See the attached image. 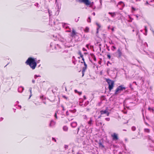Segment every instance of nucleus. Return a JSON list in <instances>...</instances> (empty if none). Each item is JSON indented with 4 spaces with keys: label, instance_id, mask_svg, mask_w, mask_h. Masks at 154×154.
I'll list each match as a JSON object with an SVG mask.
<instances>
[{
    "label": "nucleus",
    "instance_id": "obj_56",
    "mask_svg": "<svg viewBox=\"0 0 154 154\" xmlns=\"http://www.w3.org/2000/svg\"><path fill=\"white\" fill-rule=\"evenodd\" d=\"M109 42V43L110 44H113V43H112V41H111Z\"/></svg>",
    "mask_w": 154,
    "mask_h": 154
},
{
    "label": "nucleus",
    "instance_id": "obj_13",
    "mask_svg": "<svg viewBox=\"0 0 154 154\" xmlns=\"http://www.w3.org/2000/svg\"><path fill=\"white\" fill-rule=\"evenodd\" d=\"M77 125V123L76 122H73L71 123V126L72 128L75 127Z\"/></svg>",
    "mask_w": 154,
    "mask_h": 154
},
{
    "label": "nucleus",
    "instance_id": "obj_20",
    "mask_svg": "<svg viewBox=\"0 0 154 154\" xmlns=\"http://www.w3.org/2000/svg\"><path fill=\"white\" fill-rule=\"evenodd\" d=\"M108 14L110 15H111V16L112 17H114L115 16V13H112V12H109Z\"/></svg>",
    "mask_w": 154,
    "mask_h": 154
},
{
    "label": "nucleus",
    "instance_id": "obj_11",
    "mask_svg": "<svg viewBox=\"0 0 154 154\" xmlns=\"http://www.w3.org/2000/svg\"><path fill=\"white\" fill-rule=\"evenodd\" d=\"M24 90V88L20 86L18 88V91L19 93H22L23 92Z\"/></svg>",
    "mask_w": 154,
    "mask_h": 154
},
{
    "label": "nucleus",
    "instance_id": "obj_62",
    "mask_svg": "<svg viewBox=\"0 0 154 154\" xmlns=\"http://www.w3.org/2000/svg\"><path fill=\"white\" fill-rule=\"evenodd\" d=\"M111 30L112 31H113L114 30V28H112V29H111Z\"/></svg>",
    "mask_w": 154,
    "mask_h": 154
},
{
    "label": "nucleus",
    "instance_id": "obj_21",
    "mask_svg": "<svg viewBox=\"0 0 154 154\" xmlns=\"http://www.w3.org/2000/svg\"><path fill=\"white\" fill-rule=\"evenodd\" d=\"M74 91H75V93H78L79 95H81L82 94L81 92L78 91H77V90H75Z\"/></svg>",
    "mask_w": 154,
    "mask_h": 154
},
{
    "label": "nucleus",
    "instance_id": "obj_45",
    "mask_svg": "<svg viewBox=\"0 0 154 154\" xmlns=\"http://www.w3.org/2000/svg\"><path fill=\"white\" fill-rule=\"evenodd\" d=\"M89 44H87L86 45V47L88 48V49H89Z\"/></svg>",
    "mask_w": 154,
    "mask_h": 154
},
{
    "label": "nucleus",
    "instance_id": "obj_9",
    "mask_svg": "<svg viewBox=\"0 0 154 154\" xmlns=\"http://www.w3.org/2000/svg\"><path fill=\"white\" fill-rule=\"evenodd\" d=\"M84 65L85 66L83 67V69H82V76H83L84 75V73L85 72V71L87 68V64L85 62H84Z\"/></svg>",
    "mask_w": 154,
    "mask_h": 154
},
{
    "label": "nucleus",
    "instance_id": "obj_59",
    "mask_svg": "<svg viewBox=\"0 0 154 154\" xmlns=\"http://www.w3.org/2000/svg\"><path fill=\"white\" fill-rule=\"evenodd\" d=\"M133 83H134L136 85H137V83H136V82H133Z\"/></svg>",
    "mask_w": 154,
    "mask_h": 154
},
{
    "label": "nucleus",
    "instance_id": "obj_5",
    "mask_svg": "<svg viewBox=\"0 0 154 154\" xmlns=\"http://www.w3.org/2000/svg\"><path fill=\"white\" fill-rule=\"evenodd\" d=\"M79 2L80 3H83L86 5H89L90 4V2L89 0H78Z\"/></svg>",
    "mask_w": 154,
    "mask_h": 154
},
{
    "label": "nucleus",
    "instance_id": "obj_16",
    "mask_svg": "<svg viewBox=\"0 0 154 154\" xmlns=\"http://www.w3.org/2000/svg\"><path fill=\"white\" fill-rule=\"evenodd\" d=\"M83 125H81L78 128L77 134H78L79 132V129L81 128H83Z\"/></svg>",
    "mask_w": 154,
    "mask_h": 154
},
{
    "label": "nucleus",
    "instance_id": "obj_51",
    "mask_svg": "<svg viewBox=\"0 0 154 154\" xmlns=\"http://www.w3.org/2000/svg\"><path fill=\"white\" fill-rule=\"evenodd\" d=\"M99 28H97V33H98V29H99Z\"/></svg>",
    "mask_w": 154,
    "mask_h": 154
},
{
    "label": "nucleus",
    "instance_id": "obj_55",
    "mask_svg": "<svg viewBox=\"0 0 154 154\" xmlns=\"http://www.w3.org/2000/svg\"><path fill=\"white\" fill-rule=\"evenodd\" d=\"M38 3H35V6H38Z\"/></svg>",
    "mask_w": 154,
    "mask_h": 154
},
{
    "label": "nucleus",
    "instance_id": "obj_60",
    "mask_svg": "<svg viewBox=\"0 0 154 154\" xmlns=\"http://www.w3.org/2000/svg\"><path fill=\"white\" fill-rule=\"evenodd\" d=\"M149 4V3H148V2L147 1H146V3H145V4L146 5V4Z\"/></svg>",
    "mask_w": 154,
    "mask_h": 154
},
{
    "label": "nucleus",
    "instance_id": "obj_10",
    "mask_svg": "<svg viewBox=\"0 0 154 154\" xmlns=\"http://www.w3.org/2000/svg\"><path fill=\"white\" fill-rule=\"evenodd\" d=\"M62 26L63 27L66 29L69 28V24L65 23H62Z\"/></svg>",
    "mask_w": 154,
    "mask_h": 154
},
{
    "label": "nucleus",
    "instance_id": "obj_46",
    "mask_svg": "<svg viewBox=\"0 0 154 154\" xmlns=\"http://www.w3.org/2000/svg\"><path fill=\"white\" fill-rule=\"evenodd\" d=\"M148 110H150L151 109H152V111H153V109H151L150 107H149L148 109Z\"/></svg>",
    "mask_w": 154,
    "mask_h": 154
},
{
    "label": "nucleus",
    "instance_id": "obj_43",
    "mask_svg": "<svg viewBox=\"0 0 154 154\" xmlns=\"http://www.w3.org/2000/svg\"><path fill=\"white\" fill-rule=\"evenodd\" d=\"M123 3V2L122 1H120V2H119L118 3V4L119 5H120L122 3Z\"/></svg>",
    "mask_w": 154,
    "mask_h": 154
},
{
    "label": "nucleus",
    "instance_id": "obj_52",
    "mask_svg": "<svg viewBox=\"0 0 154 154\" xmlns=\"http://www.w3.org/2000/svg\"><path fill=\"white\" fill-rule=\"evenodd\" d=\"M3 119V118L2 117H1L0 119V121H2Z\"/></svg>",
    "mask_w": 154,
    "mask_h": 154
},
{
    "label": "nucleus",
    "instance_id": "obj_17",
    "mask_svg": "<svg viewBox=\"0 0 154 154\" xmlns=\"http://www.w3.org/2000/svg\"><path fill=\"white\" fill-rule=\"evenodd\" d=\"M76 110L75 109H74L73 110H69V112H70L71 114L72 113H74L76 112Z\"/></svg>",
    "mask_w": 154,
    "mask_h": 154
},
{
    "label": "nucleus",
    "instance_id": "obj_38",
    "mask_svg": "<svg viewBox=\"0 0 154 154\" xmlns=\"http://www.w3.org/2000/svg\"><path fill=\"white\" fill-rule=\"evenodd\" d=\"M96 24L98 26V27L97 28H99V29L100 27V25L97 23H96Z\"/></svg>",
    "mask_w": 154,
    "mask_h": 154
},
{
    "label": "nucleus",
    "instance_id": "obj_24",
    "mask_svg": "<svg viewBox=\"0 0 154 154\" xmlns=\"http://www.w3.org/2000/svg\"><path fill=\"white\" fill-rule=\"evenodd\" d=\"M89 31V28L86 27L84 30V31L85 32H88Z\"/></svg>",
    "mask_w": 154,
    "mask_h": 154
},
{
    "label": "nucleus",
    "instance_id": "obj_35",
    "mask_svg": "<svg viewBox=\"0 0 154 154\" xmlns=\"http://www.w3.org/2000/svg\"><path fill=\"white\" fill-rule=\"evenodd\" d=\"M145 32H147V27L146 26H145Z\"/></svg>",
    "mask_w": 154,
    "mask_h": 154
},
{
    "label": "nucleus",
    "instance_id": "obj_49",
    "mask_svg": "<svg viewBox=\"0 0 154 154\" xmlns=\"http://www.w3.org/2000/svg\"><path fill=\"white\" fill-rule=\"evenodd\" d=\"M75 21L76 22H77L78 21H79V19H75Z\"/></svg>",
    "mask_w": 154,
    "mask_h": 154
},
{
    "label": "nucleus",
    "instance_id": "obj_22",
    "mask_svg": "<svg viewBox=\"0 0 154 154\" xmlns=\"http://www.w3.org/2000/svg\"><path fill=\"white\" fill-rule=\"evenodd\" d=\"M144 131L146 132L149 133L150 132V130L149 129L145 128L144 129Z\"/></svg>",
    "mask_w": 154,
    "mask_h": 154
},
{
    "label": "nucleus",
    "instance_id": "obj_31",
    "mask_svg": "<svg viewBox=\"0 0 154 154\" xmlns=\"http://www.w3.org/2000/svg\"><path fill=\"white\" fill-rule=\"evenodd\" d=\"M91 19L90 17H88V19L87 20L88 22H91Z\"/></svg>",
    "mask_w": 154,
    "mask_h": 154
},
{
    "label": "nucleus",
    "instance_id": "obj_28",
    "mask_svg": "<svg viewBox=\"0 0 154 154\" xmlns=\"http://www.w3.org/2000/svg\"><path fill=\"white\" fill-rule=\"evenodd\" d=\"M131 129L132 131H134L136 130V128L134 126H133L132 127Z\"/></svg>",
    "mask_w": 154,
    "mask_h": 154
},
{
    "label": "nucleus",
    "instance_id": "obj_3",
    "mask_svg": "<svg viewBox=\"0 0 154 154\" xmlns=\"http://www.w3.org/2000/svg\"><path fill=\"white\" fill-rule=\"evenodd\" d=\"M123 86V85H122L119 86L115 91V94H117L120 91H123V89H125L126 88L124 87Z\"/></svg>",
    "mask_w": 154,
    "mask_h": 154
},
{
    "label": "nucleus",
    "instance_id": "obj_41",
    "mask_svg": "<svg viewBox=\"0 0 154 154\" xmlns=\"http://www.w3.org/2000/svg\"><path fill=\"white\" fill-rule=\"evenodd\" d=\"M83 116L84 119H86L87 118V117L86 116V115H83Z\"/></svg>",
    "mask_w": 154,
    "mask_h": 154
},
{
    "label": "nucleus",
    "instance_id": "obj_39",
    "mask_svg": "<svg viewBox=\"0 0 154 154\" xmlns=\"http://www.w3.org/2000/svg\"><path fill=\"white\" fill-rule=\"evenodd\" d=\"M52 140L54 141L55 142H56V140L54 138L52 137Z\"/></svg>",
    "mask_w": 154,
    "mask_h": 154
},
{
    "label": "nucleus",
    "instance_id": "obj_32",
    "mask_svg": "<svg viewBox=\"0 0 154 154\" xmlns=\"http://www.w3.org/2000/svg\"><path fill=\"white\" fill-rule=\"evenodd\" d=\"M81 57L82 58V60L83 61V62H81V63H84V62H85V61L84 59L83 58V57Z\"/></svg>",
    "mask_w": 154,
    "mask_h": 154
},
{
    "label": "nucleus",
    "instance_id": "obj_23",
    "mask_svg": "<svg viewBox=\"0 0 154 154\" xmlns=\"http://www.w3.org/2000/svg\"><path fill=\"white\" fill-rule=\"evenodd\" d=\"M32 88H29V91H30V95L29 96V99H30V97H31V96H32Z\"/></svg>",
    "mask_w": 154,
    "mask_h": 154
},
{
    "label": "nucleus",
    "instance_id": "obj_36",
    "mask_svg": "<svg viewBox=\"0 0 154 154\" xmlns=\"http://www.w3.org/2000/svg\"><path fill=\"white\" fill-rule=\"evenodd\" d=\"M64 148L65 149H67L68 148V146L67 145H65Z\"/></svg>",
    "mask_w": 154,
    "mask_h": 154
},
{
    "label": "nucleus",
    "instance_id": "obj_30",
    "mask_svg": "<svg viewBox=\"0 0 154 154\" xmlns=\"http://www.w3.org/2000/svg\"><path fill=\"white\" fill-rule=\"evenodd\" d=\"M99 145L100 146H101L103 148L104 146L103 145L102 143H99Z\"/></svg>",
    "mask_w": 154,
    "mask_h": 154
},
{
    "label": "nucleus",
    "instance_id": "obj_63",
    "mask_svg": "<svg viewBox=\"0 0 154 154\" xmlns=\"http://www.w3.org/2000/svg\"><path fill=\"white\" fill-rule=\"evenodd\" d=\"M108 63H110H110H109V61H108V62H107V65L108 66ZM110 64H111L110 63Z\"/></svg>",
    "mask_w": 154,
    "mask_h": 154
},
{
    "label": "nucleus",
    "instance_id": "obj_61",
    "mask_svg": "<svg viewBox=\"0 0 154 154\" xmlns=\"http://www.w3.org/2000/svg\"><path fill=\"white\" fill-rule=\"evenodd\" d=\"M83 97H84V99H86V97L85 96H84Z\"/></svg>",
    "mask_w": 154,
    "mask_h": 154
},
{
    "label": "nucleus",
    "instance_id": "obj_37",
    "mask_svg": "<svg viewBox=\"0 0 154 154\" xmlns=\"http://www.w3.org/2000/svg\"><path fill=\"white\" fill-rule=\"evenodd\" d=\"M107 57L109 58V59H110L111 58V56L109 54L107 55Z\"/></svg>",
    "mask_w": 154,
    "mask_h": 154
},
{
    "label": "nucleus",
    "instance_id": "obj_54",
    "mask_svg": "<svg viewBox=\"0 0 154 154\" xmlns=\"http://www.w3.org/2000/svg\"><path fill=\"white\" fill-rule=\"evenodd\" d=\"M112 48H113V49H115L116 48V47L115 46H112Z\"/></svg>",
    "mask_w": 154,
    "mask_h": 154
},
{
    "label": "nucleus",
    "instance_id": "obj_14",
    "mask_svg": "<svg viewBox=\"0 0 154 154\" xmlns=\"http://www.w3.org/2000/svg\"><path fill=\"white\" fill-rule=\"evenodd\" d=\"M55 124V122L53 120H52L51 121L49 124V126L50 127H52L54 126Z\"/></svg>",
    "mask_w": 154,
    "mask_h": 154
},
{
    "label": "nucleus",
    "instance_id": "obj_26",
    "mask_svg": "<svg viewBox=\"0 0 154 154\" xmlns=\"http://www.w3.org/2000/svg\"><path fill=\"white\" fill-rule=\"evenodd\" d=\"M79 54L80 55V57H83V55L82 54L81 51H79Z\"/></svg>",
    "mask_w": 154,
    "mask_h": 154
},
{
    "label": "nucleus",
    "instance_id": "obj_48",
    "mask_svg": "<svg viewBox=\"0 0 154 154\" xmlns=\"http://www.w3.org/2000/svg\"><path fill=\"white\" fill-rule=\"evenodd\" d=\"M100 124L101 125L102 124V123H101V122H100V123H98V125L97 124H97H96V125H97V126H99V125H100Z\"/></svg>",
    "mask_w": 154,
    "mask_h": 154
},
{
    "label": "nucleus",
    "instance_id": "obj_34",
    "mask_svg": "<svg viewBox=\"0 0 154 154\" xmlns=\"http://www.w3.org/2000/svg\"><path fill=\"white\" fill-rule=\"evenodd\" d=\"M105 120L107 121H109L110 120V118H105Z\"/></svg>",
    "mask_w": 154,
    "mask_h": 154
},
{
    "label": "nucleus",
    "instance_id": "obj_53",
    "mask_svg": "<svg viewBox=\"0 0 154 154\" xmlns=\"http://www.w3.org/2000/svg\"><path fill=\"white\" fill-rule=\"evenodd\" d=\"M149 140H150L152 142H153V141H154L153 140H151V139H150V137H149Z\"/></svg>",
    "mask_w": 154,
    "mask_h": 154
},
{
    "label": "nucleus",
    "instance_id": "obj_57",
    "mask_svg": "<svg viewBox=\"0 0 154 154\" xmlns=\"http://www.w3.org/2000/svg\"><path fill=\"white\" fill-rule=\"evenodd\" d=\"M62 108H63V110H64V107L63 106H62Z\"/></svg>",
    "mask_w": 154,
    "mask_h": 154
},
{
    "label": "nucleus",
    "instance_id": "obj_25",
    "mask_svg": "<svg viewBox=\"0 0 154 154\" xmlns=\"http://www.w3.org/2000/svg\"><path fill=\"white\" fill-rule=\"evenodd\" d=\"M41 77V76L39 75H35L34 76V79H36L37 77Z\"/></svg>",
    "mask_w": 154,
    "mask_h": 154
},
{
    "label": "nucleus",
    "instance_id": "obj_33",
    "mask_svg": "<svg viewBox=\"0 0 154 154\" xmlns=\"http://www.w3.org/2000/svg\"><path fill=\"white\" fill-rule=\"evenodd\" d=\"M54 117L56 118V119H57V112H55L54 115Z\"/></svg>",
    "mask_w": 154,
    "mask_h": 154
},
{
    "label": "nucleus",
    "instance_id": "obj_2",
    "mask_svg": "<svg viewBox=\"0 0 154 154\" xmlns=\"http://www.w3.org/2000/svg\"><path fill=\"white\" fill-rule=\"evenodd\" d=\"M106 82L109 85V89L110 91H111L113 89L114 87V82L109 79H107Z\"/></svg>",
    "mask_w": 154,
    "mask_h": 154
},
{
    "label": "nucleus",
    "instance_id": "obj_19",
    "mask_svg": "<svg viewBox=\"0 0 154 154\" xmlns=\"http://www.w3.org/2000/svg\"><path fill=\"white\" fill-rule=\"evenodd\" d=\"M91 56L92 58L95 61H96V59L95 55L93 54H91Z\"/></svg>",
    "mask_w": 154,
    "mask_h": 154
},
{
    "label": "nucleus",
    "instance_id": "obj_58",
    "mask_svg": "<svg viewBox=\"0 0 154 154\" xmlns=\"http://www.w3.org/2000/svg\"><path fill=\"white\" fill-rule=\"evenodd\" d=\"M92 14L94 15V16H95V12H93V13H92Z\"/></svg>",
    "mask_w": 154,
    "mask_h": 154
},
{
    "label": "nucleus",
    "instance_id": "obj_47",
    "mask_svg": "<svg viewBox=\"0 0 154 154\" xmlns=\"http://www.w3.org/2000/svg\"><path fill=\"white\" fill-rule=\"evenodd\" d=\"M32 82L33 83H34L35 82V80L34 79H33L32 80Z\"/></svg>",
    "mask_w": 154,
    "mask_h": 154
},
{
    "label": "nucleus",
    "instance_id": "obj_64",
    "mask_svg": "<svg viewBox=\"0 0 154 154\" xmlns=\"http://www.w3.org/2000/svg\"><path fill=\"white\" fill-rule=\"evenodd\" d=\"M146 124L147 125H149L147 123H146Z\"/></svg>",
    "mask_w": 154,
    "mask_h": 154
},
{
    "label": "nucleus",
    "instance_id": "obj_1",
    "mask_svg": "<svg viewBox=\"0 0 154 154\" xmlns=\"http://www.w3.org/2000/svg\"><path fill=\"white\" fill-rule=\"evenodd\" d=\"M25 63L27 65H29L30 68L32 69H35L37 65L36 60L34 58L32 57H29L28 58Z\"/></svg>",
    "mask_w": 154,
    "mask_h": 154
},
{
    "label": "nucleus",
    "instance_id": "obj_6",
    "mask_svg": "<svg viewBox=\"0 0 154 154\" xmlns=\"http://www.w3.org/2000/svg\"><path fill=\"white\" fill-rule=\"evenodd\" d=\"M116 53L117 54V57L119 58H120L122 55V51L120 48L118 49Z\"/></svg>",
    "mask_w": 154,
    "mask_h": 154
},
{
    "label": "nucleus",
    "instance_id": "obj_12",
    "mask_svg": "<svg viewBox=\"0 0 154 154\" xmlns=\"http://www.w3.org/2000/svg\"><path fill=\"white\" fill-rule=\"evenodd\" d=\"M94 121L92 120V118H90L89 121L88 122V124L90 126L93 124Z\"/></svg>",
    "mask_w": 154,
    "mask_h": 154
},
{
    "label": "nucleus",
    "instance_id": "obj_44",
    "mask_svg": "<svg viewBox=\"0 0 154 154\" xmlns=\"http://www.w3.org/2000/svg\"><path fill=\"white\" fill-rule=\"evenodd\" d=\"M129 87L131 89H133V88L132 87V85L131 84H130L129 85Z\"/></svg>",
    "mask_w": 154,
    "mask_h": 154
},
{
    "label": "nucleus",
    "instance_id": "obj_18",
    "mask_svg": "<svg viewBox=\"0 0 154 154\" xmlns=\"http://www.w3.org/2000/svg\"><path fill=\"white\" fill-rule=\"evenodd\" d=\"M63 130L64 131H67L68 130V128L66 126H64L63 127Z\"/></svg>",
    "mask_w": 154,
    "mask_h": 154
},
{
    "label": "nucleus",
    "instance_id": "obj_50",
    "mask_svg": "<svg viewBox=\"0 0 154 154\" xmlns=\"http://www.w3.org/2000/svg\"><path fill=\"white\" fill-rule=\"evenodd\" d=\"M48 13L49 16H50L51 14V12L50 11H48Z\"/></svg>",
    "mask_w": 154,
    "mask_h": 154
},
{
    "label": "nucleus",
    "instance_id": "obj_4",
    "mask_svg": "<svg viewBox=\"0 0 154 154\" xmlns=\"http://www.w3.org/2000/svg\"><path fill=\"white\" fill-rule=\"evenodd\" d=\"M101 115H105L107 116H109V114L108 112L107 108L104 110H101L100 112Z\"/></svg>",
    "mask_w": 154,
    "mask_h": 154
},
{
    "label": "nucleus",
    "instance_id": "obj_7",
    "mask_svg": "<svg viewBox=\"0 0 154 154\" xmlns=\"http://www.w3.org/2000/svg\"><path fill=\"white\" fill-rule=\"evenodd\" d=\"M111 136L112 137L113 140H117L118 139V135L116 133H114L111 135Z\"/></svg>",
    "mask_w": 154,
    "mask_h": 154
},
{
    "label": "nucleus",
    "instance_id": "obj_27",
    "mask_svg": "<svg viewBox=\"0 0 154 154\" xmlns=\"http://www.w3.org/2000/svg\"><path fill=\"white\" fill-rule=\"evenodd\" d=\"M66 115L68 116H69V115H71V113H70V112L69 113V112L68 111H67L66 112Z\"/></svg>",
    "mask_w": 154,
    "mask_h": 154
},
{
    "label": "nucleus",
    "instance_id": "obj_42",
    "mask_svg": "<svg viewBox=\"0 0 154 154\" xmlns=\"http://www.w3.org/2000/svg\"><path fill=\"white\" fill-rule=\"evenodd\" d=\"M82 50L84 51H87L86 49L85 48H83L82 49Z\"/></svg>",
    "mask_w": 154,
    "mask_h": 154
},
{
    "label": "nucleus",
    "instance_id": "obj_15",
    "mask_svg": "<svg viewBox=\"0 0 154 154\" xmlns=\"http://www.w3.org/2000/svg\"><path fill=\"white\" fill-rule=\"evenodd\" d=\"M85 132V131L83 129H82V133L80 134V136L82 137H83Z\"/></svg>",
    "mask_w": 154,
    "mask_h": 154
},
{
    "label": "nucleus",
    "instance_id": "obj_29",
    "mask_svg": "<svg viewBox=\"0 0 154 154\" xmlns=\"http://www.w3.org/2000/svg\"><path fill=\"white\" fill-rule=\"evenodd\" d=\"M131 8H132V12H133V11H135L136 10V9L134 8V7H131Z\"/></svg>",
    "mask_w": 154,
    "mask_h": 154
},
{
    "label": "nucleus",
    "instance_id": "obj_8",
    "mask_svg": "<svg viewBox=\"0 0 154 154\" xmlns=\"http://www.w3.org/2000/svg\"><path fill=\"white\" fill-rule=\"evenodd\" d=\"M77 32H75V30L72 28V33L71 36L72 37H75L76 35Z\"/></svg>",
    "mask_w": 154,
    "mask_h": 154
},
{
    "label": "nucleus",
    "instance_id": "obj_40",
    "mask_svg": "<svg viewBox=\"0 0 154 154\" xmlns=\"http://www.w3.org/2000/svg\"><path fill=\"white\" fill-rule=\"evenodd\" d=\"M69 30H67V31H66V32H71V29L70 28H69Z\"/></svg>",
    "mask_w": 154,
    "mask_h": 154
}]
</instances>
